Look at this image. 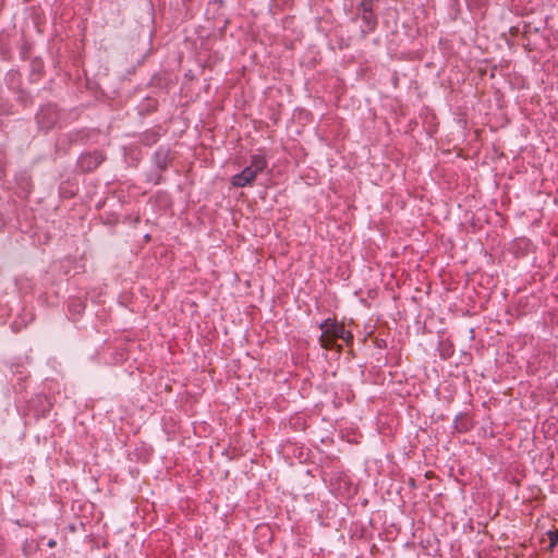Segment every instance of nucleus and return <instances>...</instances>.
<instances>
[{
  "label": "nucleus",
  "instance_id": "5",
  "mask_svg": "<svg viewBox=\"0 0 558 558\" xmlns=\"http://www.w3.org/2000/svg\"><path fill=\"white\" fill-rule=\"evenodd\" d=\"M95 131L88 129L72 130L61 137V141H66L69 144L84 145L86 144Z\"/></svg>",
  "mask_w": 558,
  "mask_h": 558
},
{
  "label": "nucleus",
  "instance_id": "14",
  "mask_svg": "<svg viewBox=\"0 0 558 558\" xmlns=\"http://www.w3.org/2000/svg\"><path fill=\"white\" fill-rule=\"evenodd\" d=\"M547 535L549 538V548L553 549L558 545V529L548 531Z\"/></svg>",
  "mask_w": 558,
  "mask_h": 558
},
{
  "label": "nucleus",
  "instance_id": "9",
  "mask_svg": "<svg viewBox=\"0 0 558 558\" xmlns=\"http://www.w3.org/2000/svg\"><path fill=\"white\" fill-rule=\"evenodd\" d=\"M14 375H20L17 378H16V383H14L12 385V388H13V391L19 396L16 401L17 402H22V401H26V396H25V390H26V386H25V379L27 378V375H23V372H14Z\"/></svg>",
  "mask_w": 558,
  "mask_h": 558
},
{
  "label": "nucleus",
  "instance_id": "1",
  "mask_svg": "<svg viewBox=\"0 0 558 558\" xmlns=\"http://www.w3.org/2000/svg\"><path fill=\"white\" fill-rule=\"evenodd\" d=\"M61 118V111L57 104L48 102L40 106L35 114L37 126L40 131L47 133L58 125Z\"/></svg>",
  "mask_w": 558,
  "mask_h": 558
},
{
  "label": "nucleus",
  "instance_id": "15",
  "mask_svg": "<svg viewBox=\"0 0 558 558\" xmlns=\"http://www.w3.org/2000/svg\"><path fill=\"white\" fill-rule=\"evenodd\" d=\"M44 64L40 59H34L32 61V74H40L43 72Z\"/></svg>",
  "mask_w": 558,
  "mask_h": 558
},
{
  "label": "nucleus",
  "instance_id": "6",
  "mask_svg": "<svg viewBox=\"0 0 558 558\" xmlns=\"http://www.w3.org/2000/svg\"><path fill=\"white\" fill-rule=\"evenodd\" d=\"M256 175L251 168H244L241 172L231 177V185L234 187L251 186L255 181Z\"/></svg>",
  "mask_w": 558,
  "mask_h": 558
},
{
  "label": "nucleus",
  "instance_id": "16",
  "mask_svg": "<svg viewBox=\"0 0 558 558\" xmlns=\"http://www.w3.org/2000/svg\"><path fill=\"white\" fill-rule=\"evenodd\" d=\"M338 339H341L347 344H349L353 341V335L350 330H347L345 328H343V333H340V337H338Z\"/></svg>",
  "mask_w": 558,
  "mask_h": 558
},
{
  "label": "nucleus",
  "instance_id": "7",
  "mask_svg": "<svg viewBox=\"0 0 558 558\" xmlns=\"http://www.w3.org/2000/svg\"><path fill=\"white\" fill-rule=\"evenodd\" d=\"M361 16L363 25H362V34L365 36L366 34L374 32L377 26V17L374 14L373 10L371 11H361L357 12Z\"/></svg>",
  "mask_w": 558,
  "mask_h": 558
},
{
  "label": "nucleus",
  "instance_id": "8",
  "mask_svg": "<svg viewBox=\"0 0 558 558\" xmlns=\"http://www.w3.org/2000/svg\"><path fill=\"white\" fill-rule=\"evenodd\" d=\"M268 167V161L264 155L256 154L252 155L250 159V165L246 168H251V170L257 177L259 173L264 172Z\"/></svg>",
  "mask_w": 558,
  "mask_h": 558
},
{
  "label": "nucleus",
  "instance_id": "10",
  "mask_svg": "<svg viewBox=\"0 0 558 558\" xmlns=\"http://www.w3.org/2000/svg\"><path fill=\"white\" fill-rule=\"evenodd\" d=\"M85 307V302L78 296L70 298L68 301L69 312L73 315H81L84 312Z\"/></svg>",
  "mask_w": 558,
  "mask_h": 558
},
{
  "label": "nucleus",
  "instance_id": "17",
  "mask_svg": "<svg viewBox=\"0 0 558 558\" xmlns=\"http://www.w3.org/2000/svg\"><path fill=\"white\" fill-rule=\"evenodd\" d=\"M48 546H49V547H54V546H56V541L50 539V541L48 542Z\"/></svg>",
  "mask_w": 558,
  "mask_h": 558
},
{
  "label": "nucleus",
  "instance_id": "2",
  "mask_svg": "<svg viewBox=\"0 0 558 558\" xmlns=\"http://www.w3.org/2000/svg\"><path fill=\"white\" fill-rule=\"evenodd\" d=\"M344 326L339 324L335 318H326L319 324L322 335L319 337V344L327 350L336 347V341L340 333H343Z\"/></svg>",
  "mask_w": 558,
  "mask_h": 558
},
{
  "label": "nucleus",
  "instance_id": "13",
  "mask_svg": "<svg viewBox=\"0 0 558 558\" xmlns=\"http://www.w3.org/2000/svg\"><path fill=\"white\" fill-rule=\"evenodd\" d=\"M373 10V0H360L359 4L356 5V11H371Z\"/></svg>",
  "mask_w": 558,
  "mask_h": 558
},
{
  "label": "nucleus",
  "instance_id": "4",
  "mask_svg": "<svg viewBox=\"0 0 558 558\" xmlns=\"http://www.w3.org/2000/svg\"><path fill=\"white\" fill-rule=\"evenodd\" d=\"M173 154L169 146L160 145L151 156V162L159 171H166L172 163Z\"/></svg>",
  "mask_w": 558,
  "mask_h": 558
},
{
  "label": "nucleus",
  "instance_id": "11",
  "mask_svg": "<svg viewBox=\"0 0 558 558\" xmlns=\"http://www.w3.org/2000/svg\"><path fill=\"white\" fill-rule=\"evenodd\" d=\"M160 138V133L156 130H147L141 135V143L145 146L156 144Z\"/></svg>",
  "mask_w": 558,
  "mask_h": 558
},
{
  "label": "nucleus",
  "instance_id": "12",
  "mask_svg": "<svg viewBox=\"0 0 558 558\" xmlns=\"http://www.w3.org/2000/svg\"><path fill=\"white\" fill-rule=\"evenodd\" d=\"M146 181L150 182L155 185H159L165 181L162 175V171L156 169V171H150L146 174Z\"/></svg>",
  "mask_w": 558,
  "mask_h": 558
},
{
  "label": "nucleus",
  "instance_id": "3",
  "mask_svg": "<svg viewBox=\"0 0 558 558\" xmlns=\"http://www.w3.org/2000/svg\"><path fill=\"white\" fill-rule=\"evenodd\" d=\"M106 160V155L101 150H94L82 154L76 162V167L82 172H92L96 170Z\"/></svg>",
  "mask_w": 558,
  "mask_h": 558
}]
</instances>
